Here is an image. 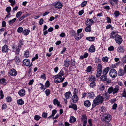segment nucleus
<instances>
[{
    "label": "nucleus",
    "instance_id": "f257e3e1",
    "mask_svg": "<svg viewBox=\"0 0 126 126\" xmlns=\"http://www.w3.org/2000/svg\"><path fill=\"white\" fill-rule=\"evenodd\" d=\"M64 75V71L63 70H61L58 74L56 75L53 76V78H55L54 82L56 83V81L57 80L58 81H61L62 80V76H63Z\"/></svg>",
    "mask_w": 126,
    "mask_h": 126
},
{
    "label": "nucleus",
    "instance_id": "f03ea898",
    "mask_svg": "<svg viewBox=\"0 0 126 126\" xmlns=\"http://www.w3.org/2000/svg\"><path fill=\"white\" fill-rule=\"evenodd\" d=\"M100 80L103 82L106 81L107 83L108 84L111 82V80L108 78L106 75L102 74L100 77Z\"/></svg>",
    "mask_w": 126,
    "mask_h": 126
},
{
    "label": "nucleus",
    "instance_id": "7ed1b4c3",
    "mask_svg": "<svg viewBox=\"0 0 126 126\" xmlns=\"http://www.w3.org/2000/svg\"><path fill=\"white\" fill-rule=\"evenodd\" d=\"M114 39L118 45L122 43L123 39L121 36L118 34L115 35Z\"/></svg>",
    "mask_w": 126,
    "mask_h": 126
},
{
    "label": "nucleus",
    "instance_id": "20e7f679",
    "mask_svg": "<svg viewBox=\"0 0 126 126\" xmlns=\"http://www.w3.org/2000/svg\"><path fill=\"white\" fill-rule=\"evenodd\" d=\"M110 76L113 78H116L117 75V73L115 70L114 69H111L110 71Z\"/></svg>",
    "mask_w": 126,
    "mask_h": 126
},
{
    "label": "nucleus",
    "instance_id": "39448f33",
    "mask_svg": "<svg viewBox=\"0 0 126 126\" xmlns=\"http://www.w3.org/2000/svg\"><path fill=\"white\" fill-rule=\"evenodd\" d=\"M104 98L102 96H101L99 95H98L96 98L94 99L95 101L99 104L103 103Z\"/></svg>",
    "mask_w": 126,
    "mask_h": 126
},
{
    "label": "nucleus",
    "instance_id": "423d86ee",
    "mask_svg": "<svg viewBox=\"0 0 126 126\" xmlns=\"http://www.w3.org/2000/svg\"><path fill=\"white\" fill-rule=\"evenodd\" d=\"M53 5L58 9L61 8L63 6L62 3L59 1H56L53 3Z\"/></svg>",
    "mask_w": 126,
    "mask_h": 126
},
{
    "label": "nucleus",
    "instance_id": "0eeeda50",
    "mask_svg": "<svg viewBox=\"0 0 126 126\" xmlns=\"http://www.w3.org/2000/svg\"><path fill=\"white\" fill-rule=\"evenodd\" d=\"M105 115L107 116L103 119V120L107 122H109L111 119V116L110 114H108V113H105Z\"/></svg>",
    "mask_w": 126,
    "mask_h": 126
},
{
    "label": "nucleus",
    "instance_id": "6e6552de",
    "mask_svg": "<svg viewBox=\"0 0 126 126\" xmlns=\"http://www.w3.org/2000/svg\"><path fill=\"white\" fill-rule=\"evenodd\" d=\"M9 50L8 46L6 44L4 45L1 47V51L3 53H7Z\"/></svg>",
    "mask_w": 126,
    "mask_h": 126
},
{
    "label": "nucleus",
    "instance_id": "1a4fd4ad",
    "mask_svg": "<svg viewBox=\"0 0 126 126\" xmlns=\"http://www.w3.org/2000/svg\"><path fill=\"white\" fill-rule=\"evenodd\" d=\"M17 73L15 69L12 68L9 71V74L11 76H15L17 74Z\"/></svg>",
    "mask_w": 126,
    "mask_h": 126
},
{
    "label": "nucleus",
    "instance_id": "9d476101",
    "mask_svg": "<svg viewBox=\"0 0 126 126\" xmlns=\"http://www.w3.org/2000/svg\"><path fill=\"white\" fill-rule=\"evenodd\" d=\"M81 119L83 121V125L86 126V124L87 123V117L85 114L82 115V116Z\"/></svg>",
    "mask_w": 126,
    "mask_h": 126
},
{
    "label": "nucleus",
    "instance_id": "9b49d317",
    "mask_svg": "<svg viewBox=\"0 0 126 126\" xmlns=\"http://www.w3.org/2000/svg\"><path fill=\"white\" fill-rule=\"evenodd\" d=\"M94 23V21L92 19H89L87 18L85 21V24L87 23L88 25L90 26L93 24Z\"/></svg>",
    "mask_w": 126,
    "mask_h": 126
},
{
    "label": "nucleus",
    "instance_id": "f8f14e48",
    "mask_svg": "<svg viewBox=\"0 0 126 126\" xmlns=\"http://www.w3.org/2000/svg\"><path fill=\"white\" fill-rule=\"evenodd\" d=\"M125 73L124 70L122 68H120L119 69L117 74L119 76H123Z\"/></svg>",
    "mask_w": 126,
    "mask_h": 126
},
{
    "label": "nucleus",
    "instance_id": "ddd939ff",
    "mask_svg": "<svg viewBox=\"0 0 126 126\" xmlns=\"http://www.w3.org/2000/svg\"><path fill=\"white\" fill-rule=\"evenodd\" d=\"M83 36V33H81L80 34H77L75 36V38L77 40H79Z\"/></svg>",
    "mask_w": 126,
    "mask_h": 126
},
{
    "label": "nucleus",
    "instance_id": "4468645a",
    "mask_svg": "<svg viewBox=\"0 0 126 126\" xmlns=\"http://www.w3.org/2000/svg\"><path fill=\"white\" fill-rule=\"evenodd\" d=\"M95 96L94 92L93 91H91L87 93V96L88 97L93 98Z\"/></svg>",
    "mask_w": 126,
    "mask_h": 126
},
{
    "label": "nucleus",
    "instance_id": "2eb2a0df",
    "mask_svg": "<svg viewBox=\"0 0 126 126\" xmlns=\"http://www.w3.org/2000/svg\"><path fill=\"white\" fill-rule=\"evenodd\" d=\"M25 92L24 89H21L18 91V94L20 96H23L25 94Z\"/></svg>",
    "mask_w": 126,
    "mask_h": 126
},
{
    "label": "nucleus",
    "instance_id": "dca6fc26",
    "mask_svg": "<svg viewBox=\"0 0 126 126\" xmlns=\"http://www.w3.org/2000/svg\"><path fill=\"white\" fill-rule=\"evenodd\" d=\"M70 63V61L69 59H66L64 61V65L65 67H68L69 66Z\"/></svg>",
    "mask_w": 126,
    "mask_h": 126
},
{
    "label": "nucleus",
    "instance_id": "f3484780",
    "mask_svg": "<svg viewBox=\"0 0 126 126\" xmlns=\"http://www.w3.org/2000/svg\"><path fill=\"white\" fill-rule=\"evenodd\" d=\"M23 64L26 66H29L30 63L29 60L27 59H24L23 61Z\"/></svg>",
    "mask_w": 126,
    "mask_h": 126
},
{
    "label": "nucleus",
    "instance_id": "a211bd4d",
    "mask_svg": "<svg viewBox=\"0 0 126 126\" xmlns=\"http://www.w3.org/2000/svg\"><path fill=\"white\" fill-rule=\"evenodd\" d=\"M53 103L54 105H57L58 107L61 108L62 107V105L60 104V102L56 98L54 99L53 100Z\"/></svg>",
    "mask_w": 126,
    "mask_h": 126
},
{
    "label": "nucleus",
    "instance_id": "6ab92c4d",
    "mask_svg": "<svg viewBox=\"0 0 126 126\" xmlns=\"http://www.w3.org/2000/svg\"><path fill=\"white\" fill-rule=\"evenodd\" d=\"M117 50L119 52L124 53V46H119L118 47Z\"/></svg>",
    "mask_w": 126,
    "mask_h": 126
},
{
    "label": "nucleus",
    "instance_id": "aec40b11",
    "mask_svg": "<svg viewBox=\"0 0 126 126\" xmlns=\"http://www.w3.org/2000/svg\"><path fill=\"white\" fill-rule=\"evenodd\" d=\"M14 60H15L16 64L17 65L19 64V63L21 62L20 58L18 56L16 55Z\"/></svg>",
    "mask_w": 126,
    "mask_h": 126
},
{
    "label": "nucleus",
    "instance_id": "412c9836",
    "mask_svg": "<svg viewBox=\"0 0 126 126\" xmlns=\"http://www.w3.org/2000/svg\"><path fill=\"white\" fill-rule=\"evenodd\" d=\"M32 70L31 68H30L27 70V73L26 75L27 76V78H30L32 76Z\"/></svg>",
    "mask_w": 126,
    "mask_h": 126
},
{
    "label": "nucleus",
    "instance_id": "4be33fe9",
    "mask_svg": "<svg viewBox=\"0 0 126 126\" xmlns=\"http://www.w3.org/2000/svg\"><path fill=\"white\" fill-rule=\"evenodd\" d=\"M110 70V67H107L105 68L103 70L102 72V74L103 75H107L109 71Z\"/></svg>",
    "mask_w": 126,
    "mask_h": 126
},
{
    "label": "nucleus",
    "instance_id": "5701e85b",
    "mask_svg": "<svg viewBox=\"0 0 126 126\" xmlns=\"http://www.w3.org/2000/svg\"><path fill=\"white\" fill-rule=\"evenodd\" d=\"M0 84L1 85H6L7 84L6 79L4 78L0 79Z\"/></svg>",
    "mask_w": 126,
    "mask_h": 126
},
{
    "label": "nucleus",
    "instance_id": "b1692460",
    "mask_svg": "<svg viewBox=\"0 0 126 126\" xmlns=\"http://www.w3.org/2000/svg\"><path fill=\"white\" fill-rule=\"evenodd\" d=\"M85 25H86L87 26L86 27L85 29V31L86 32H91V26L90 25H88V24H87V23L85 24Z\"/></svg>",
    "mask_w": 126,
    "mask_h": 126
},
{
    "label": "nucleus",
    "instance_id": "393cba45",
    "mask_svg": "<svg viewBox=\"0 0 126 126\" xmlns=\"http://www.w3.org/2000/svg\"><path fill=\"white\" fill-rule=\"evenodd\" d=\"M84 105L86 107H89L91 105V102L89 100H86L84 101Z\"/></svg>",
    "mask_w": 126,
    "mask_h": 126
},
{
    "label": "nucleus",
    "instance_id": "a878e982",
    "mask_svg": "<svg viewBox=\"0 0 126 126\" xmlns=\"http://www.w3.org/2000/svg\"><path fill=\"white\" fill-rule=\"evenodd\" d=\"M117 33L116 32L114 31H112L110 33V38L114 39L115 38V33Z\"/></svg>",
    "mask_w": 126,
    "mask_h": 126
},
{
    "label": "nucleus",
    "instance_id": "bb28decb",
    "mask_svg": "<svg viewBox=\"0 0 126 126\" xmlns=\"http://www.w3.org/2000/svg\"><path fill=\"white\" fill-rule=\"evenodd\" d=\"M64 95L67 99L70 98L71 96V93L70 92H68L65 93L64 94Z\"/></svg>",
    "mask_w": 126,
    "mask_h": 126
},
{
    "label": "nucleus",
    "instance_id": "cd10ccee",
    "mask_svg": "<svg viewBox=\"0 0 126 126\" xmlns=\"http://www.w3.org/2000/svg\"><path fill=\"white\" fill-rule=\"evenodd\" d=\"M89 51L93 53L94 52L95 50V46L93 45H92L89 49Z\"/></svg>",
    "mask_w": 126,
    "mask_h": 126
},
{
    "label": "nucleus",
    "instance_id": "c85d7f7f",
    "mask_svg": "<svg viewBox=\"0 0 126 126\" xmlns=\"http://www.w3.org/2000/svg\"><path fill=\"white\" fill-rule=\"evenodd\" d=\"M119 89V87L118 85H116L115 86V87L114 88H113V94H114L118 92Z\"/></svg>",
    "mask_w": 126,
    "mask_h": 126
},
{
    "label": "nucleus",
    "instance_id": "c756f323",
    "mask_svg": "<svg viewBox=\"0 0 126 126\" xmlns=\"http://www.w3.org/2000/svg\"><path fill=\"white\" fill-rule=\"evenodd\" d=\"M69 108H72L75 110H77V105L76 104H73L70 105L69 106Z\"/></svg>",
    "mask_w": 126,
    "mask_h": 126
},
{
    "label": "nucleus",
    "instance_id": "7c9ffc66",
    "mask_svg": "<svg viewBox=\"0 0 126 126\" xmlns=\"http://www.w3.org/2000/svg\"><path fill=\"white\" fill-rule=\"evenodd\" d=\"M76 120V118L74 116H71L70 118L69 122L70 123H73L75 122Z\"/></svg>",
    "mask_w": 126,
    "mask_h": 126
},
{
    "label": "nucleus",
    "instance_id": "2f4dec72",
    "mask_svg": "<svg viewBox=\"0 0 126 126\" xmlns=\"http://www.w3.org/2000/svg\"><path fill=\"white\" fill-rule=\"evenodd\" d=\"M87 40L90 42H92L94 41L95 39V38L94 37L92 36L89 37H87L86 38Z\"/></svg>",
    "mask_w": 126,
    "mask_h": 126
},
{
    "label": "nucleus",
    "instance_id": "473e14b6",
    "mask_svg": "<svg viewBox=\"0 0 126 126\" xmlns=\"http://www.w3.org/2000/svg\"><path fill=\"white\" fill-rule=\"evenodd\" d=\"M17 103L19 105H22L24 104V101L23 99H20L17 100Z\"/></svg>",
    "mask_w": 126,
    "mask_h": 126
},
{
    "label": "nucleus",
    "instance_id": "72a5a7b5",
    "mask_svg": "<svg viewBox=\"0 0 126 126\" xmlns=\"http://www.w3.org/2000/svg\"><path fill=\"white\" fill-rule=\"evenodd\" d=\"M30 32V30L26 29L24 30H23L22 34L25 35H27L29 34Z\"/></svg>",
    "mask_w": 126,
    "mask_h": 126
},
{
    "label": "nucleus",
    "instance_id": "f704fd0d",
    "mask_svg": "<svg viewBox=\"0 0 126 126\" xmlns=\"http://www.w3.org/2000/svg\"><path fill=\"white\" fill-rule=\"evenodd\" d=\"M89 81H91V82L95 81L96 80L95 77L93 76H91V77H89Z\"/></svg>",
    "mask_w": 126,
    "mask_h": 126
},
{
    "label": "nucleus",
    "instance_id": "c9c22d12",
    "mask_svg": "<svg viewBox=\"0 0 126 126\" xmlns=\"http://www.w3.org/2000/svg\"><path fill=\"white\" fill-rule=\"evenodd\" d=\"M75 97L73 96V95L72 96V102L74 103H76L78 101L79 98L78 97V98H75Z\"/></svg>",
    "mask_w": 126,
    "mask_h": 126
},
{
    "label": "nucleus",
    "instance_id": "e433bc0d",
    "mask_svg": "<svg viewBox=\"0 0 126 126\" xmlns=\"http://www.w3.org/2000/svg\"><path fill=\"white\" fill-rule=\"evenodd\" d=\"M30 53L29 50H26L24 52V55L25 57L27 58L29 57Z\"/></svg>",
    "mask_w": 126,
    "mask_h": 126
},
{
    "label": "nucleus",
    "instance_id": "4c0bfd02",
    "mask_svg": "<svg viewBox=\"0 0 126 126\" xmlns=\"http://www.w3.org/2000/svg\"><path fill=\"white\" fill-rule=\"evenodd\" d=\"M98 105L99 104L95 101V100H94L92 104V108L91 110H92V109L94 108L96 105Z\"/></svg>",
    "mask_w": 126,
    "mask_h": 126
},
{
    "label": "nucleus",
    "instance_id": "58836bf2",
    "mask_svg": "<svg viewBox=\"0 0 126 126\" xmlns=\"http://www.w3.org/2000/svg\"><path fill=\"white\" fill-rule=\"evenodd\" d=\"M16 20V18H15L13 19L8 21V23L9 24L10 26H12L14 23L15 22Z\"/></svg>",
    "mask_w": 126,
    "mask_h": 126
},
{
    "label": "nucleus",
    "instance_id": "ea45409f",
    "mask_svg": "<svg viewBox=\"0 0 126 126\" xmlns=\"http://www.w3.org/2000/svg\"><path fill=\"white\" fill-rule=\"evenodd\" d=\"M95 82V81H92V82H91L89 85L90 87L93 88L95 87L96 86V85Z\"/></svg>",
    "mask_w": 126,
    "mask_h": 126
},
{
    "label": "nucleus",
    "instance_id": "a19ab883",
    "mask_svg": "<svg viewBox=\"0 0 126 126\" xmlns=\"http://www.w3.org/2000/svg\"><path fill=\"white\" fill-rule=\"evenodd\" d=\"M78 90L76 88H74L73 93L74 95H73V96L75 97V98H78V96L77 95V94L78 93Z\"/></svg>",
    "mask_w": 126,
    "mask_h": 126
},
{
    "label": "nucleus",
    "instance_id": "79ce46f5",
    "mask_svg": "<svg viewBox=\"0 0 126 126\" xmlns=\"http://www.w3.org/2000/svg\"><path fill=\"white\" fill-rule=\"evenodd\" d=\"M102 65L100 64H98L97 66V71H102Z\"/></svg>",
    "mask_w": 126,
    "mask_h": 126
},
{
    "label": "nucleus",
    "instance_id": "37998d69",
    "mask_svg": "<svg viewBox=\"0 0 126 126\" xmlns=\"http://www.w3.org/2000/svg\"><path fill=\"white\" fill-rule=\"evenodd\" d=\"M70 64V67L73 66H75L76 62L74 59H73L72 60L71 59Z\"/></svg>",
    "mask_w": 126,
    "mask_h": 126
},
{
    "label": "nucleus",
    "instance_id": "c03bdc74",
    "mask_svg": "<svg viewBox=\"0 0 126 126\" xmlns=\"http://www.w3.org/2000/svg\"><path fill=\"white\" fill-rule=\"evenodd\" d=\"M113 87H109L108 90V92L109 94H110L113 93Z\"/></svg>",
    "mask_w": 126,
    "mask_h": 126
},
{
    "label": "nucleus",
    "instance_id": "a18cd8bd",
    "mask_svg": "<svg viewBox=\"0 0 126 126\" xmlns=\"http://www.w3.org/2000/svg\"><path fill=\"white\" fill-rule=\"evenodd\" d=\"M6 100L7 102L9 103L12 100V99L11 96H8L6 97Z\"/></svg>",
    "mask_w": 126,
    "mask_h": 126
},
{
    "label": "nucleus",
    "instance_id": "49530a36",
    "mask_svg": "<svg viewBox=\"0 0 126 126\" xmlns=\"http://www.w3.org/2000/svg\"><path fill=\"white\" fill-rule=\"evenodd\" d=\"M109 58L107 56L103 57L102 59V61L106 63L108 62Z\"/></svg>",
    "mask_w": 126,
    "mask_h": 126
},
{
    "label": "nucleus",
    "instance_id": "de8ad7c7",
    "mask_svg": "<svg viewBox=\"0 0 126 126\" xmlns=\"http://www.w3.org/2000/svg\"><path fill=\"white\" fill-rule=\"evenodd\" d=\"M113 1L116 4H117L118 0H110V2L112 5H113L114 4L113 2Z\"/></svg>",
    "mask_w": 126,
    "mask_h": 126
},
{
    "label": "nucleus",
    "instance_id": "09e8293b",
    "mask_svg": "<svg viewBox=\"0 0 126 126\" xmlns=\"http://www.w3.org/2000/svg\"><path fill=\"white\" fill-rule=\"evenodd\" d=\"M45 93L47 96H49L50 93V90L49 89H47L45 91Z\"/></svg>",
    "mask_w": 126,
    "mask_h": 126
},
{
    "label": "nucleus",
    "instance_id": "8fccbe9b",
    "mask_svg": "<svg viewBox=\"0 0 126 126\" xmlns=\"http://www.w3.org/2000/svg\"><path fill=\"white\" fill-rule=\"evenodd\" d=\"M92 67L91 66H89L87 68L86 71L87 72L89 73L91 72L92 69Z\"/></svg>",
    "mask_w": 126,
    "mask_h": 126
},
{
    "label": "nucleus",
    "instance_id": "3c124183",
    "mask_svg": "<svg viewBox=\"0 0 126 126\" xmlns=\"http://www.w3.org/2000/svg\"><path fill=\"white\" fill-rule=\"evenodd\" d=\"M41 118V117L39 115H35L34 118L35 120L36 121H38Z\"/></svg>",
    "mask_w": 126,
    "mask_h": 126
},
{
    "label": "nucleus",
    "instance_id": "603ef678",
    "mask_svg": "<svg viewBox=\"0 0 126 126\" xmlns=\"http://www.w3.org/2000/svg\"><path fill=\"white\" fill-rule=\"evenodd\" d=\"M16 51H15V54L16 55H18L19 53V52L20 49H19V48L16 47Z\"/></svg>",
    "mask_w": 126,
    "mask_h": 126
},
{
    "label": "nucleus",
    "instance_id": "864d4df0",
    "mask_svg": "<svg viewBox=\"0 0 126 126\" xmlns=\"http://www.w3.org/2000/svg\"><path fill=\"white\" fill-rule=\"evenodd\" d=\"M114 15H115V17H118L120 15V12L118 11H116L114 12Z\"/></svg>",
    "mask_w": 126,
    "mask_h": 126
},
{
    "label": "nucleus",
    "instance_id": "5fc2aeb1",
    "mask_svg": "<svg viewBox=\"0 0 126 126\" xmlns=\"http://www.w3.org/2000/svg\"><path fill=\"white\" fill-rule=\"evenodd\" d=\"M23 28L22 27H20L17 29V32L19 33H20L23 32Z\"/></svg>",
    "mask_w": 126,
    "mask_h": 126
},
{
    "label": "nucleus",
    "instance_id": "6e6d98bb",
    "mask_svg": "<svg viewBox=\"0 0 126 126\" xmlns=\"http://www.w3.org/2000/svg\"><path fill=\"white\" fill-rule=\"evenodd\" d=\"M22 12L21 11H19L18 12L16 15V18L19 17L22 14Z\"/></svg>",
    "mask_w": 126,
    "mask_h": 126
},
{
    "label": "nucleus",
    "instance_id": "4d7b16f0",
    "mask_svg": "<svg viewBox=\"0 0 126 126\" xmlns=\"http://www.w3.org/2000/svg\"><path fill=\"white\" fill-rule=\"evenodd\" d=\"M122 96L124 97H126V90L125 89H124L123 92L122 93Z\"/></svg>",
    "mask_w": 126,
    "mask_h": 126
},
{
    "label": "nucleus",
    "instance_id": "13d9d810",
    "mask_svg": "<svg viewBox=\"0 0 126 126\" xmlns=\"http://www.w3.org/2000/svg\"><path fill=\"white\" fill-rule=\"evenodd\" d=\"M87 3V1H85L83 2L81 4V6L82 7H83L85 6Z\"/></svg>",
    "mask_w": 126,
    "mask_h": 126
},
{
    "label": "nucleus",
    "instance_id": "bf43d9fd",
    "mask_svg": "<svg viewBox=\"0 0 126 126\" xmlns=\"http://www.w3.org/2000/svg\"><path fill=\"white\" fill-rule=\"evenodd\" d=\"M50 84L49 81H47L45 83V86L46 87H48L50 86Z\"/></svg>",
    "mask_w": 126,
    "mask_h": 126
},
{
    "label": "nucleus",
    "instance_id": "052dcab7",
    "mask_svg": "<svg viewBox=\"0 0 126 126\" xmlns=\"http://www.w3.org/2000/svg\"><path fill=\"white\" fill-rule=\"evenodd\" d=\"M102 72L101 71H97L96 73V77L97 78H98L102 74Z\"/></svg>",
    "mask_w": 126,
    "mask_h": 126
},
{
    "label": "nucleus",
    "instance_id": "680f3d73",
    "mask_svg": "<svg viewBox=\"0 0 126 126\" xmlns=\"http://www.w3.org/2000/svg\"><path fill=\"white\" fill-rule=\"evenodd\" d=\"M42 116L45 118H47V113L45 112H43L42 114Z\"/></svg>",
    "mask_w": 126,
    "mask_h": 126
},
{
    "label": "nucleus",
    "instance_id": "e2e57ef3",
    "mask_svg": "<svg viewBox=\"0 0 126 126\" xmlns=\"http://www.w3.org/2000/svg\"><path fill=\"white\" fill-rule=\"evenodd\" d=\"M38 56L37 54H36L35 55V56L32 58V62L34 61L35 60L38 59Z\"/></svg>",
    "mask_w": 126,
    "mask_h": 126
},
{
    "label": "nucleus",
    "instance_id": "0e129e2a",
    "mask_svg": "<svg viewBox=\"0 0 126 126\" xmlns=\"http://www.w3.org/2000/svg\"><path fill=\"white\" fill-rule=\"evenodd\" d=\"M0 99H2L3 98L4 94H3V92L2 90H0Z\"/></svg>",
    "mask_w": 126,
    "mask_h": 126
},
{
    "label": "nucleus",
    "instance_id": "69168bd1",
    "mask_svg": "<svg viewBox=\"0 0 126 126\" xmlns=\"http://www.w3.org/2000/svg\"><path fill=\"white\" fill-rule=\"evenodd\" d=\"M6 11L7 12V13H10L11 10V7L10 6L7 7L6 9Z\"/></svg>",
    "mask_w": 126,
    "mask_h": 126
},
{
    "label": "nucleus",
    "instance_id": "338daca9",
    "mask_svg": "<svg viewBox=\"0 0 126 126\" xmlns=\"http://www.w3.org/2000/svg\"><path fill=\"white\" fill-rule=\"evenodd\" d=\"M114 47L112 46H111L109 47L108 48V50L110 51H113L114 50Z\"/></svg>",
    "mask_w": 126,
    "mask_h": 126
},
{
    "label": "nucleus",
    "instance_id": "774afa93",
    "mask_svg": "<svg viewBox=\"0 0 126 126\" xmlns=\"http://www.w3.org/2000/svg\"><path fill=\"white\" fill-rule=\"evenodd\" d=\"M105 98L107 99H109L110 97V95L108 94L107 92L105 93Z\"/></svg>",
    "mask_w": 126,
    "mask_h": 126
}]
</instances>
